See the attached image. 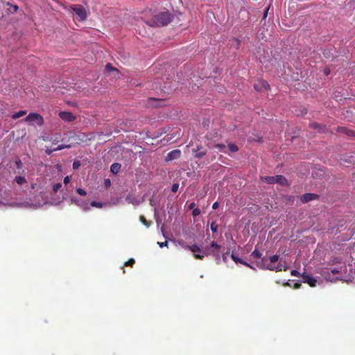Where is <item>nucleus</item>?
<instances>
[{
	"instance_id": "f257e3e1",
	"label": "nucleus",
	"mask_w": 355,
	"mask_h": 355,
	"mask_svg": "<svg viewBox=\"0 0 355 355\" xmlns=\"http://www.w3.org/2000/svg\"><path fill=\"white\" fill-rule=\"evenodd\" d=\"M257 266L263 270H269L275 272H279L282 270L286 271L288 267L286 265L285 262L280 261L277 266H272L271 264L268 263V259L266 257L261 258V259L257 262Z\"/></svg>"
},
{
	"instance_id": "f03ea898",
	"label": "nucleus",
	"mask_w": 355,
	"mask_h": 355,
	"mask_svg": "<svg viewBox=\"0 0 355 355\" xmlns=\"http://www.w3.org/2000/svg\"><path fill=\"white\" fill-rule=\"evenodd\" d=\"M261 180L269 184H277L283 187L288 186V182L286 178L282 175L275 176H261Z\"/></svg>"
},
{
	"instance_id": "7ed1b4c3",
	"label": "nucleus",
	"mask_w": 355,
	"mask_h": 355,
	"mask_svg": "<svg viewBox=\"0 0 355 355\" xmlns=\"http://www.w3.org/2000/svg\"><path fill=\"white\" fill-rule=\"evenodd\" d=\"M172 15L168 12H160L154 17L153 23L151 26H166L172 20Z\"/></svg>"
},
{
	"instance_id": "20e7f679",
	"label": "nucleus",
	"mask_w": 355,
	"mask_h": 355,
	"mask_svg": "<svg viewBox=\"0 0 355 355\" xmlns=\"http://www.w3.org/2000/svg\"><path fill=\"white\" fill-rule=\"evenodd\" d=\"M29 125L41 126L44 123V119L40 114L31 112L24 119Z\"/></svg>"
},
{
	"instance_id": "39448f33",
	"label": "nucleus",
	"mask_w": 355,
	"mask_h": 355,
	"mask_svg": "<svg viewBox=\"0 0 355 355\" xmlns=\"http://www.w3.org/2000/svg\"><path fill=\"white\" fill-rule=\"evenodd\" d=\"M215 148L218 150V152L223 153H236L239 150L238 146L232 143H229L227 146L225 144H216Z\"/></svg>"
},
{
	"instance_id": "423d86ee",
	"label": "nucleus",
	"mask_w": 355,
	"mask_h": 355,
	"mask_svg": "<svg viewBox=\"0 0 355 355\" xmlns=\"http://www.w3.org/2000/svg\"><path fill=\"white\" fill-rule=\"evenodd\" d=\"M110 153L111 155H112L113 154H118L121 155H130L131 153V150H130L128 148H125L121 145H116L110 149Z\"/></svg>"
},
{
	"instance_id": "0eeeda50",
	"label": "nucleus",
	"mask_w": 355,
	"mask_h": 355,
	"mask_svg": "<svg viewBox=\"0 0 355 355\" xmlns=\"http://www.w3.org/2000/svg\"><path fill=\"white\" fill-rule=\"evenodd\" d=\"M73 12L76 13L77 18L80 20H85L87 17V14L85 8L80 6H74L71 7Z\"/></svg>"
},
{
	"instance_id": "6e6552de",
	"label": "nucleus",
	"mask_w": 355,
	"mask_h": 355,
	"mask_svg": "<svg viewBox=\"0 0 355 355\" xmlns=\"http://www.w3.org/2000/svg\"><path fill=\"white\" fill-rule=\"evenodd\" d=\"M185 248L191 250L193 253L194 257L196 259L200 260H202L204 259V254H199L202 252V250L197 245H187Z\"/></svg>"
},
{
	"instance_id": "1a4fd4ad",
	"label": "nucleus",
	"mask_w": 355,
	"mask_h": 355,
	"mask_svg": "<svg viewBox=\"0 0 355 355\" xmlns=\"http://www.w3.org/2000/svg\"><path fill=\"white\" fill-rule=\"evenodd\" d=\"M220 249V245H218L215 241H212L210 245L209 252L205 253L208 255L209 254H212L216 260L220 259L219 250Z\"/></svg>"
},
{
	"instance_id": "9d476101",
	"label": "nucleus",
	"mask_w": 355,
	"mask_h": 355,
	"mask_svg": "<svg viewBox=\"0 0 355 355\" xmlns=\"http://www.w3.org/2000/svg\"><path fill=\"white\" fill-rule=\"evenodd\" d=\"M319 198V195L312 193H306L300 197V200L302 203H307L311 200H317Z\"/></svg>"
},
{
	"instance_id": "9b49d317",
	"label": "nucleus",
	"mask_w": 355,
	"mask_h": 355,
	"mask_svg": "<svg viewBox=\"0 0 355 355\" xmlns=\"http://www.w3.org/2000/svg\"><path fill=\"white\" fill-rule=\"evenodd\" d=\"M59 116L65 121H72L75 119V116L69 112H60L58 114Z\"/></svg>"
},
{
	"instance_id": "f8f14e48",
	"label": "nucleus",
	"mask_w": 355,
	"mask_h": 355,
	"mask_svg": "<svg viewBox=\"0 0 355 355\" xmlns=\"http://www.w3.org/2000/svg\"><path fill=\"white\" fill-rule=\"evenodd\" d=\"M304 282L307 283L310 286L313 287L315 286L317 280L308 275H302Z\"/></svg>"
},
{
	"instance_id": "ddd939ff",
	"label": "nucleus",
	"mask_w": 355,
	"mask_h": 355,
	"mask_svg": "<svg viewBox=\"0 0 355 355\" xmlns=\"http://www.w3.org/2000/svg\"><path fill=\"white\" fill-rule=\"evenodd\" d=\"M231 258L236 263H241L245 266L252 268V267L249 263H248L247 262L244 261L243 259L236 257L234 253H232L231 254Z\"/></svg>"
},
{
	"instance_id": "4468645a",
	"label": "nucleus",
	"mask_w": 355,
	"mask_h": 355,
	"mask_svg": "<svg viewBox=\"0 0 355 355\" xmlns=\"http://www.w3.org/2000/svg\"><path fill=\"white\" fill-rule=\"evenodd\" d=\"M310 127L314 130H316L318 132H324L326 131V127L322 126L321 125L314 123L310 125Z\"/></svg>"
},
{
	"instance_id": "2eb2a0df",
	"label": "nucleus",
	"mask_w": 355,
	"mask_h": 355,
	"mask_svg": "<svg viewBox=\"0 0 355 355\" xmlns=\"http://www.w3.org/2000/svg\"><path fill=\"white\" fill-rule=\"evenodd\" d=\"M121 167V165L119 163L112 164L110 167V171L113 174H116L119 171Z\"/></svg>"
},
{
	"instance_id": "dca6fc26",
	"label": "nucleus",
	"mask_w": 355,
	"mask_h": 355,
	"mask_svg": "<svg viewBox=\"0 0 355 355\" xmlns=\"http://www.w3.org/2000/svg\"><path fill=\"white\" fill-rule=\"evenodd\" d=\"M330 272L332 274H338L340 273V270L337 268L331 269L330 270L328 269L326 272H324L325 278L329 279L330 276Z\"/></svg>"
},
{
	"instance_id": "f3484780",
	"label": "nucleus",
	"mask_w": 355,
	"mask_h": 355,
	"mask_svg": "<svg viewBox=\"0 0 355 355\" xmlns=\"http://www.w3.org/2000/svg\"><path fill=\"white\" fill-rule=\"evenodd\" d=\"M26 111H25V110H20V111H19L17 112L14 113L12 115V119H18L19 117H21V116L26 115Z\"/></svg>"
},
{
	"instance_id": "a211bd4d",
	"label": "nucleus",
	"mask_w": 355,
	"mask_h": 355,
	"mask_svg": "<svg viewBox=\"0 0 355 355\" xmlns=\"http://www.w3.org/2000/svg\"><path fill=\"white\" fill-rule=\"evenodd\" d=\"M139 220L141 221V223H143L146 227H150V224H151V222L148 221V220L146 219L145 216H143V215H141V216H139Z\"/></svg>"
},
{
	"instance_id": "6ab92c4d",
	"label": "nucleus",
	"mask_w": 355,
	"mask_h": 355,
	"mask_svg": "<svg viewBox=\"0 0 355 355\" xmlns=\"http://www.w3.org/2000/svg\"><path fill=\"white\" fill-rule=\"evenodd\" d=\"M261 255L262 254L259 251L257 250V249H255L252 253H251V257L253 258V259H261Z\"/></svg>"
},
{
	"instance_id": "aec40b11",
	"label": "nucleus",
	"mask_w": 355,
	"mask_h": 355,
	"mask_svg": "<svg viewBox=\"0 0 355 355\" xmlns=\"http://www.w3.org/2000/svg\"><path fill=\"white\" fill-rule=\"evenodd\" d=\"M15 181L18 184H23L24 183L26 182L25 178H24L22 176H16L15 178Z\"/></svg>"
},
{
	"instance_id": "412c9836",
	"label": "nucleus",
	"mask_w": 355,
	"mask_h": 355,
	"mask_svg": "<svg viewBox=\"0 0 355 355\" xmlns=\"http://www.w3.org/2000/svg\"><path fill=\"white\" fill-rule=\"evenodd\" d=\"M91 206L94 207H97V208H102L103 206V204L100 202L92 201Z\"/></svg>"
},
{
	"instance_id": "4be33fe9",
	"label": "nucleus",
	"mask_w": 355,
	"mask_h": 355,
	"mask_svg": "<svg viewBox=\"0 0 355 355\" xmlns=\"http://www.w3.org/2000/svg\"><path fill=\"white\" fill-rule=\"evenodd\" d=\"M135 263V261L133 258L130 259L128 261L124 263L123 266H130L132 267L134 263Z\"/></svg>"
},
{
	"instance_id": "5701e85b",
	"label": "nucleus",
	"mask_w": 355,
	"mask_h": 355,
	"mask_svg": "<svg viewBox=\"0 0 355 355\" xmlns=\"http://www.w3.org/2000/svg\"><path fill=\"white\" fill-rule=\"evenodd\" d=\"M279 256L277 254L270 256L268 259L270 263H275L279 260Z\"/></svg>"
},
{
	"instance_id": "b1692460",
	"label": "nucleus",
	"mask_w": 355,
	"mask_h": 355,
	"mask_svg": "<svg viewBox=\"0 0 355 355\" xmlns=\"http://www.w3.org/2000/svg\"><path fill=\"white\" fill-rule=\"evenodd\" d=\"M62 187V184L60 183H56L53 185V191L56 193L58 192L60 188Z\"/></svg>"
},
{
	"instance_id": "393cba45",
	"label": "nucleus",
	"mask_w": 355,
	"mask_h": 355,
	"mask_svg": "<svg viewBox=\"0 0 355 355\" xmlns=\"http://www.w3.org/2000/svg\"><path fill=\"white\" fill-rule=\"evenodd\" d=\"M210 229L213 232H216L218 230V225L216 223L213 222L210 225Z\"/></svg>"
},
{
	"instance_id": "a878e982",
	"label": "nucleus",
	"mask_w": 355,
	"mask_h": 355,
	"mask_svg": "<svg viewBox=\"0 0 355 355\" xmlns=\"http://www.w3.org/2000/svg\"><path fill=\"white\" fill-rule=\"evenodd\" d=\"M178 188H179V184L178 183H174L173 185H172V187H171V191L173 193H175L177 192V191L178 190Z\"/></svg>"
},
{
	"instance_id": "bb28decb",
	"label": "nucleus",
	"mask_w": 355,
	"mask_h": 355,
	"mask_svg": "<svg viewBox=\"0 0 355 355\" xmlns=\"http://www.w3.org/2000/svg\"><path fill=\"white\" fill-rule=\"evenodd\" d=\"M76 204H77L78 206L82 207H83V210H84L85 211H88L89 210V207L87 205H83L82 203H80L79 201H78V202H77V203H76Z\"/></svg>"
},
{
	"instance_id": "cd10ccee",
	"label": "nucleus",
	"mask_w": 355,
	"mask_h": 355,
	"mask_svg": "<svg viewBox=\"0 0 355 355\" xmlns=\"http://www.w3.org/2000/svg\"><path fill=\"white\" fill-rule=\"evenodd\" d=\"M179 154H180V151L179 150H174L169 152L167 155H178Z\"/></svg>"
},
{
	"instance_id": "c85d7f7f",
	"label": "nucleus",
	"mask_w": 355,
	"mask_h": 355,
	"mask_svg": "<svg viewBox=\"0 0 355 355\" xmlns=\"http://www.w3.org/2000/svg\"><path fill=\"white\" fill-rule=\"evenodd\" d=\"M76 192L80 196H85L87 194L86 191L81 188L77 189Z\"/></svg>"
},
{
	"instance_id": "c756f323",
	"label": "nucleus",
	"mask_w": 355,
	"mask_h": 355,
	"mask_svg": "<svg viewBox=\"0 0 355 355\" xmlns=\"http://www.w3.org/2000/svg\"><path fill=\"white\" fill-rule=\"evenodd\" d=\"M200 209H198V208L193 209V212H192V215L193 216H198L200 215Z\"/></svg>"
},
{
	"instance_id": "7c9ffc66",
	"label": "nucleus",
	"mask_w": 355,
	"mask_h": 355,
	"mask_svg": "<svg viewBox=\"0 0 355 355\" xmlns=\"http://www.w3.org/2000/svg\"><path fill=\"white\" fill-rule=\"evenodd\" d=\"M104 184H105V188H109L111 186V181H110V179H105V182H104Z\"/></svg>"
},
{
	"instance_id": "2f4dec72",
	"label": "nucleus",
	"mask_w": 355,
	"mask_h": 355,
	"mask_svg": "<svg viewBox=\"0 0 355 355\" xmlns=\"http://www.w3.org/2000/svg\"><path fill=\"white\" fill-rule=\"evenodd\" d=\"M291 275L292 276L299 277L300 275V272L296 270H292L291 271Z\"/></svg>"
},
{
	"instance_id": "473e14b6",
	"label": "nucleus",
	"mask_w": 355,
	"mask_h": 355,
	"mask_svg": "<svg viewBox=\"0 0 355 355\" xmlns=\"http://www.w3.org/2000/svg\"><path fill=\"white\" fill-rule=\"evenodd\" d=\"M80 166V162L78 161H75L73 163V168L74 169H77L79 168V166Z\"/></svg>"
},
{
	"instance_id": "72a5a7b5",
	"label": "nucleus",
	"mask_w": 355,
	"mask_h": 355,
	"mask_svg": "<svg viewBox=\"0 0 355 355\" xmlns=\"http://www.w3.org/2000/svg\"><path fill=\"white\" fill-rule=\"evenodd\" d=\"M158 245H159L160 248H163V247H167L168 246V241H164V242H158L157 243Z\"/></svg>"
},
{
	"instance_id": "f704fd0d",
	"label": "nucleus",
	"mask_w": 355,
	"mask_h": 355,
	"mask_svg": "<svg viewBox=\"0 0 355 355\" xmlns=\"http://www.w3.org/2000/svg\"><path fill=\"white\" fill-rule=\"evenodd\" d=\"M261 86L265 89H268V88L269 87V85L268 84L267 82L266 81H261Z\"/></svg>"
},
{
	"instance_id": "c9c22d12",
	"label": "nucleus",
	"mask_w": 355,
	"mask_h": 355,
	"mask_svg": "<svg viewBox=\"0 0 355 355\" xmlns=\"http://www.w3.org/2000/svg\"><path fill=\"white\" fill-rule=\"evenodd\" d=\"M15 164L17 165V168H20L21 167L22 163L19 159H17L15 161Z\"/></svg>"
},
{
	"instance_id": "e433bc0d",
	"label": "nucleus",
	"mask_w": 355,
	"mask_h": 355,
	"mask_svg": "<svg viewBox=\"0 0 355 355\" xmlns=\"http://www.w3.org/2000/svg\"><path fill=\"white\" fill-rule=\"evenodd\" d=\"M346 133L350 137H355V132L353 130H347Z\"/></svg>"
},
{
	"instance_id": "4c0bfd02",
	"label": "nucleus",
	"mask_w": 355,
	"mask_h": 355,
	"mask_svg": "<svg viewBox=\"0 0 355 355\" xmlns=\"http://www.w3.org/2000/svg\"><path fill=\"white\" fill-rule=\"evenodd\" d=\"M125 200L128 202L129 203H134L133 200L132 199V197L130 196H127L125 198Z\"/></svg>"
},
{
	"instance_id": "58836bf2",
	"label": "nucleus",
	"mask_w": 355,
	"mask_h": 355,
	"mask_svg": "<svg viewBox=\"0 0 355 355\" xmlns=\"http://www.w3.org/2000/svg\"><path fill=\"white\" fill-rule=\"evenodd\" d=\"M70 182V178L69 176H66L64 178V184H67Z\"/></svg>"
},
{
	"instance_id": "ea45409f",
	"label": "nucleus",
	"mask_w": 355,
	"mask_h": 355,
	"mask_svg": "<svg viewBox=\"0 0 355 355\" xmlns=\"http://www.w3.org/2000/svg\"><path fill=\"white\" fill-rule=\"evenodd\" d=\"M227 254L228 253H225V254H223V256H222V258H223V261L224 262H226L227 261Z\"/></svg>"
},
{
	"instance_id": "a19ab883",
	"label": "nucleus",
	"mask_w": 355,
	"mask_h": 355,
	"mask_svg": "<svg viewBox=\"0 0 355 355\" xmlns=\"http://www.w3.org/2000/svg\"><path fill=\"white\" fill-rule=\"evenodd\" d=\"M195 206H196L195 202H191V203L189 205V209H193H193H196V208H195Z\"/></svg>"
},
{
	"instance_id": "79ce46f5",
	"label": "nucleus",
	"mask_w": 355,
	"mask_h": 355,
	"mask_svg": "<svg viewBox=\"0 0 355 355\" xmlns=\"http://www.w3.org/2000/svg\"><path fill=\"white\" fill-rule=\"evenodd\" d=\"M218 205H218V202H215L213 204V205H212V208H213L214 209H218Z\"/></svg>"
},
{
	"instance_id": "37998d69",
	"label": "nucleus",
	"mask_w": 355,
	"mask_h": 355,
	"mask_svg": "<svg viewBox=\"0 0 355 355\" xmlns=\"http://www.w3.org/2000/svg\"><path fill=\"white\" fill-rule=\"evenodd\" d=\"M106 69H107V71H110V70H114V68H112L110 64H107L106 65Z\"/></svg>"
},
{
	"instance_id": "c03bdc74",
	"label": "nucleus",
	"mask_w": 355,
	"mask_h": 355,
	"mask_svg": "<svg viewBox=\"0 0 355 355\" xmlns=\"http://www.w3.org/2000/svg\"><path fill=\"white\" fill-rule=\"evenodd\" d=\"M175 157H166V162H170L172 161Z\"/></svg>"
},
{
	"instance_id": "a18cd8bd",
	"label": "nucleus",
	"mask_w": 355,
	"mask_h": 355,
	"mask_svg": "<svg viewBox=\"0 0 355 355\" xmlns=\"http://www.w3.org/2000/svg\"><path fill=\"white\" fill-rule=\"evenodd\" d=\"M62 148H64V147H63L62 146L60 145V146H58V147L55 148L53 149V150H61V149H62Z\"/></svg>"
},
{
	"instance_id": "49530a36",
	"label": "nucleus",
	"mask_w": 355,
	"mask_h": 355,
	"mask_svg": "<svg viewBox=\"0 0 355 355\" xmlns=\"http://www.w3.org/2000/svg\"><path fill=\"white\" fill-rule=\"evenodd\" d=\"M301 284L300 283H295L294 285L295 288H299L300 287Z\"/></svg>"
},
{
	"instance_id": "de8ad7c7",
	"label": "nucleus",
	"mask_w": 355,
	"mask_h": 355,
	"mask_svg": "<svg viewBox=\"0 0 355 355\" xmlns=\"http://www.w3.org/2000/svg\"><path fill=\"white\" fill-rule=\"evenodd\" d=\"M12 8H13V10L15 12H16L18 10V6H12Z\"/></svg>"
},
{
	"instance_id": "09e8293b",
	"label": "nucleus",
	"mask_w": 355,
	"mask_h": 355,
	"mask_svg": "<svg viewBox=\"0 0 355 355\" xmlns=\"http://www.w3.org/2000/svg\"><path fill=\"white\" fill-rule=\"evenodd\" d=\"M254 87V89L256 90H259V87H258V85L257 84H255Z\"/></svg>"
},
{
	"instance_id": "8fccbe9b",
	"label": "nucleus",
	"mask_w": 355,
	"mask_h": 355,
	"mask_svg": "<svg viewBox=\"0 0 355 355\" xmlns=\"http://www.w3.org/2000/svg\"><path fill=\"white\" fill-rule=\"evenodd\" d=\"M294 198V196H289L288 200H293Z\"/></svg>"
},
{
	"instance_id": "3c124183",
	"label": "nucleus",
	"mask_w": 355,
	"mask_h": 355,
	"mask_svg": "<svg viewBox=\"0 0 355 355\" xmlns=\"http://www.w3.org/2000/svg\"><path fill=\"white\" fill-rule=\"evenodd\" d=\"M121 269L123 270V272L125 273V269H124L123 266L121 267Z\"/></svg>"
},
{
	"instance_id": "603ef678",
	"label": "nucleus",
	"mask_w": 355,
	"mask_h": 355,
	"mask_svg": "<svg viewBox=\"0 0 355 355\" xmlns=\"http://www.w3.org/2000/svg\"><path fill=\"white\" fill-rule=\"evenodd\" d=\"M267 15V12H266L265 14H264V17H266Z\"/></svg>"
},
{
	"instance_id": "864d4df0",
	"label": "nucleus",
	"mask_w": 355,
	"mask_h": 355,
	"mask_svg": "<svg viewBox=\"0 0 355 355\" xmlns=\"http://www.w3.org/2000/svg\"><path fill=\"white\" fill-rule=\"evenodd\" d=\"M284 285H285V286H288V285H289V284H288V283H286Z\"/></svg>"
}]
</instances>
